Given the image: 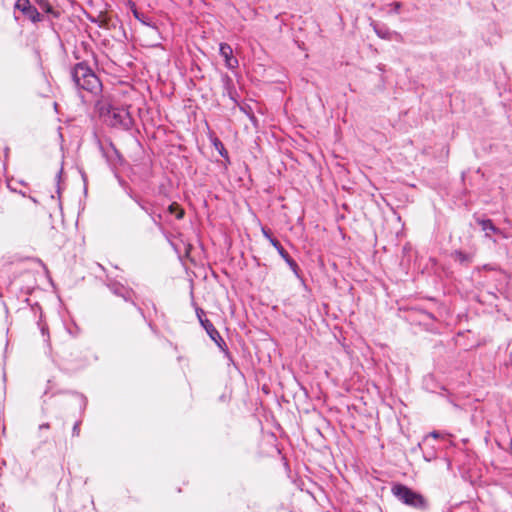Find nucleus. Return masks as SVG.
<instances>
[{"instance_id":"obj_1","label":"nucleus","mask_w":512,"mask_h":512,"mask_svg":"<svg viewBox=\"0 0 512 512\" xmlns=\"http://www.w3.org/2000/svg\"><path fill=\"white\" fill-rule=\"evenodd\" d=\"M71 79L78 92L87 91L97 95L102 89L100 79L85 61L74 65L71 69Z\"/></svg>"},{"instance_id":"obj_2","label":"nucleus","mask_w":512,"mask_h":512,"mask_svg":"<svg viewBox=\"0 0 512 512\" xmlns=\"http://www.w3.org/2000/svg\"><path fill=\"white\" fill-rule=\"evenodd\" d=\"M392 495L403 505L418 512H428L430 510L429 500L420 492L403 484L394 483L391 487Z\"/></svg>"},{"instance_id":"obj_3","label":"nucleus","mask_w":512,"mask_h":512,"mask_svg":"<svg viewBox=\"0 0 512 512\" xmlns=\"http://www.w3.org/2000/svg\"><path fill=\"white\" fill-rule=\"evenodd\" d=\"M99 116L107 126L125 131L130 130L134 123L127 109L110 104L102 105L99 108Z\"/></svg>"},{"instance_id":"obj_4","label":"nucleus","mask_w":512,"mask_h":512,"mask_svg":"<svg viewBox=\"0 0 512 512\" xmlns=\"http://www.w3.org/2000/svg\"><path fill=\"white\" fill-rule=\"evenodd\" d=\"M263 236L271 243V245L277 250L281 258L287 263L289 268L292 270L294 275L298 279H302V273L299 265L297 262L289 255V253L284 249V247L281 245L280 241L276 239L271 231L266 228L262 227L261 229Z\"/></svg>"},{"instance_id":"obj_5","label":"nucleus","mask_w":512,"mask_h":512,"mask_svg":"<svg viewBox=\"0 0 512 512\" xmlns=\"http://www.w3.org/2000/svg\"><path fill=\"white\" fill-rule=\"evenodd\" d=\"M105 285L114 295L123 298L124 301L130 302L133 306H135L140 315L143 318H145L143 309L140 306H138L133 299V296H135V292L133 291L132 288L123 285L122 283L116 281L115 279L109 276L106 277Z\"/></svg>"},{"instance_id":"obj_6","label":"nucleus","mask_w":512,"mask_h":512,"mask_svg":"<svg viewBox=\"0 0 512 512\" xmlns=\"http://www.w3.org/2000/svg\"><path fill=\"white\" fill-rule=\"evenodd\" d=\"M98 147L102 156L106 159L107 164L111 170L117 171L118 166H122L125 162L124 157L120 151L115 147L112 141H109L108 148H105L99 138H97Z\"/></svg>"},{"instance_id":"obj_7","label":"nucleus","mask_w":512,"mask_h":512,"mask_svg":"<svg viewBox=\"0 0 512 512\" xmlns=\"http://www.w3.org/2000/svg\"><path fill=\"white\" fill-rule=\"evenodd\" d=\"M475 222L480 226L481 230L485 233V238L497 243L496 237L506 238L505 233L498 228L491 219L474 215Z\"/></svg>"},{"instance_id":"obj_8","label":"nucleus","mask_w":512,"mask_h":512,"mask_svg":"<svg viewBox=\"0 0 512 512\" xmlns=\"http://www.w3.org/2000/svg\"><path fill=\"white\" fill-rule=\"evenodd\" d=\"M196 314L201 326L205 329L206 333L211 338V340L214 341L218 347H222V345L225 346V341L223 340V338L221 337L220 333L215 328L213 323L209 319L204 318V310L201 308H196Z\"/></svg>"},{"instance_id":"obj_9","label":"nucleus","mask_w":512,"mask_h":512,"mask_svg":"<svg viewBox=\"0 0 512 512\" xmlns=\"http://www.w3.org/2000/svg\"><path fill=\"white\" fill-rule=\"evenodd\" d=\"M14 8L19 10L26 18L33 23L43 21V15L33 6L30 0H16Z\"/></svg>"},{"instance_id":"obj_10","label":"nucleus","mask_w":512,"mask_h":512,"mask_svg":"<svg viewBox=\"0 0 512 512\" xmlns=\"http://www.w3.org/2000/svg\"><path fill=\"white\" fill-rule=\"evenodd\" d=\"M219 53L224 59L227 68L234 69L238 67V59L233 56V49L229 44L221 43L219 47Z\"/></svg>"},{"instance_id":"obj_11","label":"nucleus","mask_w":512,"mask_h":512,"mask_svg":"<svg viewBox=\"0 0 512 512\" xmlns=\"http://www.w3.org/2000/svg\"><path fill=\"white\" fill-rule=\"evenodd\" d=\"M135 202L139 205V207L145 211L149 217L151 218V221L153 222V224L159 229V230H163V225H162V214L160 213H155L150 207L149 205H152L151 203H149L148 201H145L143 199H135Z\"/></svg>"},{"instance_id":"obj_12","label":"nucleus","mask_w":512,"mask_h":512,"mask_svg":"<svg viewBox=\"0 0 512 512\" xmlns=\"http://www.w3.org/2000/svg\"><path fill=\"white\" fill-rule=\"evenodd\" d=\"M418 446L422 450L425 461L431 462L437 458L435 447L430 444L428 438H424L422 443H419Z\"/></svg>"},{"instance_id":"obj_13","label":"nucleus","mask_w":512,"mask_h":512,"mask_svg":"<svg viewBox=\"0 0 512 512\" xmlns=\"http://www.w3.org/2000/svg\"><path fill=\"white\" fill-rule=\"evenodd\" d=\"M39 7L52 18L58 19L61 16V12L53 8L48 0H34Z\"/></svg>"},{"instance_id":"obj_14","label":"nucleus","mask_w":512,"mask_h":512,"mask_svg":"<svg viewBox=\"0 0 512 512\" xmlns=\"http://www.w3.org/2000/svg\"><path fill=\"white\" fill-rule=\"evenodd\" d=\"M224 88H225V91L227 92V95L229 96V98L235 104H237L239 106L240 104L238 103V100H237V96H238L237 91L234 87L232 79L228 75H226L224 77Z\"/></svg>"},{"instance_id":"obj_15","label":"nucleus","mask_w":512,"mask_h":512,"mask_svg":"<svg viewBox=\"0 0 512 512\" xmlns=\"http://www.w3.org/2000/svg\"><path fill=\"white\" fill-rule=\"evenodd\" d=\"M378 37L389 40L392 36V31L385 25L377 22L371 24Z\"/></svg>"},{"instance_id":"obj_16","label":"nucleus","mask_w":512,"mask_h":512,"mask_svg":"<svg viewBox=\"0 0 512 512\" xmlns=\"http://www.w3.org/2000/svg\"><path fill=\"white\" fill-rule=\"evenodd\" d=\"M240 111H242L251 121L254 127L258 126V119L255 116L252 107L249 104L243 103L239 105Z\"/></svg>"},{"instance_id":"obj_17","label":"nucleus","mask_w":512,"mask_h":512,"mask_svg":"<svg viewBox=\"0 0 512 512\" xmlns=\"http://www.w3.org/2000/svg\"><path fill=\"white\" fill-rule=\"evenodd\" d=\"M167 212L171 215H175L178 220L183 219L185 216V210L177 202L171 203L167 208Z\"/></svg>"},{"instance_id":"obj_18","label":"nucleus","mask_w":512,"mask_h":512,"mask_svg":"<svg viewBox=\"0 0 512 512\" xmlns=\"http://www.w3.org/2000/svg\"><path fill=\"white\" fill-rule=\"evenodd\" d=\"M452 256L456 262H459L462 265H468L472 262V256L468 253L461 251V250L454 251Z\"/></svg>"},{"instance_id":"obj_19","label":"nucleus","mask_w":512,"mask_h":512,"mask_svg":"<svg viewBox=\"0 0 512 512\" xmlns=\"http://www.w3.org/2000/svg\"><path fill=\"white\" fill-rule=\"evenodd\" d=\"M132 13H133V16L138 20L140 21L142 24H144L145 26H148V27H154V25L152 24L151 20L149 17L145 16L143 13H141L136 7L135 5H133L132 7Z\"/></svg>"},{"instance_id":"obj_20","label":"nucleus","mask_w":512,"mask_h":512,"mask_svg":"<svg viewBox=\"0 0 512 512\" xmlns=\"http://www.w3.org/2000/svg\"><path fill=\"white\" fill-rule=\"evenodd\" d=\"M212 144L214 146V148L219 152V154L223 157V158H227V149L225 148L224 144L222 143V141L215 137L213 140H212Z\"/></svg>"},{"instance_id":"obj_21","label":"nucleus","mask_w":512,"mask_h":512,"mask_svg":"<svg viewBox=\"0 0 512 512\" xmlns=\"http://www.w3.org/2000/svg\"><path fill=\"white\" fill-rule=\"evenodd\" d=\"M389 10L387 11L389 14H399L402 8L401 2H393L387 5Z\"/></svg>"},{"instance_id":"obj_22","label":"nucleus","mask_w":512,"mask_h":512,"mask_svg":"<svg viewBox=\"0 0 512 512\" xmlns=\"http://www.w3.org/2000/svg\"><path fill=\"white\" fill-rule=\"evenodd\" d=\"M219 349L224 353V357L227 359L228 363H232L234 364V360H233V357H232V354L230 353L228 347H227V344L225 343V346L222 345V347H219Z\"/></svg>"},{"instance_id":"obj_23","label":"nucleus","mask_w":512,"mask_h":512,"mask_svg":"<svg viewBox=\"0 0 512 512\" xmlns=\"http://www.w3.org/2000/svg\"><path fill=\"white\" fill-rule=\"evenodd\" d=\"M81 423H82L81 420L75 422V424L73 425V428H72V436L78 437L80 435Z\"/></svg>"},{"instance_id":"obj_24","label":"nucleus","mask_w":512,"mask_h":512,"mask_svg":"<svg viewBox=\"0 0 512 512\" xmlns=\"http://www.w3.org/2000/svg\"><path fill=\"white\" fill-rule=\"evenodd\" d=\"M113 173H114L115 177L117 178L119 185L123 189H126L129 186L128 183L119 175V173L117 171H114Z\"/></svg>"},{"instance_id":"obj_25","label":"nucleus","mask_w":512,"mask_h":512,"mask_svg":"<svg viewBox=\"0 0 512 512\" xmlns=\"http://www.w3.org/2000/svg\"><path fill=\"white\" fill-rule=\"evenodd\" d=\"M127 195L135 201V199H141L139 196L135 195L132 191V189L128 186L126 189H124Z\"/></svg>"},{"instance_id":"obj_26","label":"nucleus","mask_w":512,"mask_h":512,"mask_svg":"<svg viewBox=\"0 0 512 512\" xmlns=\"http://www.w3.org/2000/svg\"><path fill=\"white\" fill-rule=\"evenodd\" d=\"M61 176H62V169H60L58 171V173L56 174V179H57V193L59 194L60 193V180H61Z\"/></svg>"},{"instance_id":"obj_27","label":"nucleus","mask_w":512,"mask_h":512,"mask_svg":"<svg viewBox=\"0 0 512 512\" xmlns=\"http://www.w3.org/2000/svg\"><path fill=\"white\" fill-rule=\"evenodd\" d=\"M425 438H428V439H429V442H430L432 439L436 440V439H438V438H439V432H437V431H433V432H431L429 435H427Z\"/></svg>"},{"instance_id":"obj_28","label":"nucleus","mask_w":512,"mask_h":512,"mask_svg":"<svg viewBox=\"0 0 512 512\" xmlns=\"http://www.w3.org/2000/svg\"><path fill=\"white\" fill-rule=\"evenodd\" d=\"M81 177L84 182V191L87 192V175L84 171H81Z\"/></svg>"},{"instance_id":"obj_29","label":"nucleus","mask_w":512,"mask_h":512,"mask_svg":"<svg viewBox=\"0 0 512 512\" xmlns=\"http://www.w3.org/2000/svg\"><path fill=\"white\" fill-rule=\"evenodd\" d=\"M224 160L221 162L225 169H227L228 165L230 164V158L229 154L227 153V158H223Z\"/></svg>"},{"instance_id":"obj_30","label":"nucleus","mask_w":512,"mask_h":512,"mask_svg":"<svg viewBox=\"0 0 512 512\" xmlns=\"http://www.w3.org/2000/svg\"><path fill=\"white\" fill-rule=\"evenodd\" d=\"M50 428V424L49 423H43L39 426V429L42 430V429H49Z\"/></svg>"},{"instance_id":"obj_31","label":"nucleus","mask_w":512,"mask_h":512,"mask_svg":"<svg viewBox=\"0 0 512 512\" xmlns=\"http://www.w3.org/2000/svg\"><path fill=\"white\" fill-rule=\"evenodd\" d=\"M81 397H82V406H83V409H85L87 406V399L84 396H81Z\"/></svg>"}]
</instances>
